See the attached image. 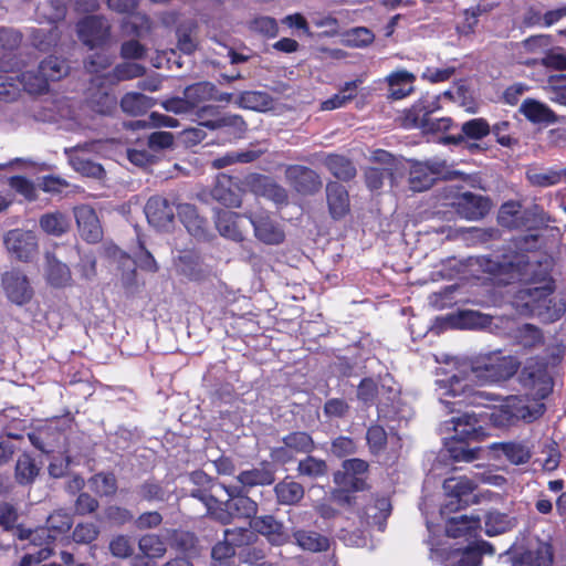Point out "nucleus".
I'll use <instances>...</instances> for the list:
<instances>
[{
	"mask_svg": "<svg viewBox=\"0 0 566 566\" xmlns=\"http://www.w3.org/2000/svg\"><path fill=\"white\" fill-rule=\"evenodd\" d=\"M515 337L517 343L524 348H534L543 344L544 340L542 331L532 324L521 326Z\"/></svg>",
	"mask_w": 566,
	"mask_h": 566,
	"instance_id": "nucleus-55",
	"label": "nucleus"
},
{
	"mask_svg": "<svg viewBox=\"0 0 566 566\" xmlns=\"http://www.w3.org/2000/svg\"><path fill=\"white\" fill-rule=\"evenodd\" d=\"M518 378L521 385L535 399H545L553 391L554 380L548 370V363L539 356L531 357L525 361Z\"/></svg>",
	"mask_w": 566,
	"mask_h": 566,
	"instance_id": "nucleus-6",
	"label": "nucleus"
},
{
	"mask_svg": "<svg viewBox=\"0 0 566 566\" xmlns=\"http://www.w3.org/2000/svg\"><path fill=\"white\" fill-rule=\"evenodd\" d=\"M475 264L494 285L506 286L530 274L533 262L525 253L502 254L496 258L481 255L475 258Z\"/></svg>",
	"mask_w": 566,
	"mask_h": 566,
	"instance_id": "nucleus-3",
	"label": "nucleus"
},
{
	"mask_svg": "<svg viewBox=\"0 0 566 566\" xmlns=\"http://www.w3.org/2000/svg\"><path fill=\"white\" fill-rule=\"evenodd\" d=\"M449 170L446 160L428 159L415 161L410 166L409 187L416 192L430 189L439 179H448Z\"/></svg>",
	"mask_w": 566,
	"mask_h": 566,
	"instance_id": "nucleus-9",
	"label": "nucleus"
},
{
	"mask_svg": "<svg viewBox=\"0 0 566 566\" xmlns=\"http://www.w3.org/2000/svg\"><path fill=\"white\" fill-rule=\"evenodd\" d=\"M499 223L507 229H520L525 226L522 206L516 201L504 202L499 211Z\"/></svg>",
	"mask_w": 566,
	"mask_h": 566,
	"instance_id": "nucleus-42",
	"label": "nucleus"
},
{
	"mask_svg": "<svg viewBox=\"0 0 566 566\" xmlns=\"http://www.w3.org/2000/svg\"><path fill=\"white\" fill-rule=\"evenodd\" d=\"M146 69L145 66L133 63V62H124L120 64H117L114 67V76L117 81H127L140 77L145 74Z\"/></svg>",
	"mask_w": 566,
	"mask_h": 566,
	"instance_id": "nucleus-64",
	"label": "nucleus"
},
{
	"mask_svg": "<svg viewBox=\"0 0 566 566\" xmlns=\"http://www.w3.org/2000/svg\"><path fill=\"white\" fill-rule=\"evenodd\" d=\"M444 566H479V554L464 548L443 549Z\"/></svg>",
	"mask_w": 566,
	"mask_h": 566,
	"instance_id": "nucleus-44",
	"label": "nucleus"
},
{
	"mask_svg": "<svg viewBox=\"0 0 566 566\" xmlns=\"http://www.w3.org/2000/svg\"><path fill=\"white\" fill-rule=\"evenodd\" d=\"M170 546L185 555L184 558H192L200 555V544L197 535L189 531L176 530L170 536Z\"/></svg>",
	"mask_w": 566,
	"mask_h": 566,
	"instance_id": "nucleus-32",
	"label": "nucleus"
},
{
	"mask_svg": "<svg viewBox=\"0 0 566 566\" xmlns=\"http://www.w3.org/2000/svg\"><path fill=\"white\" fill-rule=\"evenodd\" d=\"M237 551L226 539L218 541L211 548L213 566H235Z\"/></svg>",
	"mask_w": 566,
	"mask_h": 566,
	"instance_id": "nucleus-48",
	"label": "nucleus"
},
{
	"mask_svg": "<svg viewBox=\"0 0 566 566\" xmlns=\"http://www.w3.org/2000/svg\"><path fill=\"white\" fill-rule=\"evenodd\" d=\"M72 525V515L64 510H56L48 516L45 527L52 535H55L56 539L59 535L67 533Z\"/></svg>",
	"mask_w": 566,
	"mask_h": 566,
	"instance_id": "nucleus-49",
	"label": "nucleus"
},
{
	"mask_svg": "<svg viewBox=\"0 0 566 566\" xmlns=\"http://www.w3.org/2000/svg\"><path fill=\"white\" fill-rule=\"evenodd\" d=\"M491 323L489 315L482 314L478 311L464 310L460 311L457 315V326L460 328L475 329L483 328Z\"/></svg>",
	"mask_w": 566,
	"mask_h": 566,
	"instance_id": "nucleus-51",
	"label": "nucleus"
},
{
	"mask_svg": "<svg viewBox=\"0 0 566 566\" xmlns=\"http://www.w3.org/2000/svg\"><path fill=\"white\" fill-rule=\"evenodd\" d=\"M478 484L467 476H451L443 481V490L449 501L446 509L455 512L476 502Z\"/></svg>",
	"mask_w": 566,
	"mask_h": 566,
	"instance_id": "nucleus-11",
	"label": "nucleus"
},
{
	"mask_svg": "<svg viewBox=\"0 0 566 566\" xmlns=\"http://www.w3.org/2000/svg\"><path fill=\"white\" fill-rule=\"evenodd\" d=\"M520 365L516 357L505 355L501 349L480 353L470 359L472 374L483 382L507 380L517 373Z\"/></svg>",
	"mask_w": 566,
	"mask_h": 566,
	"instance_id": "nucleus-4",
	"label": "nucleus"
},
{
	"mask_svg": "<svg viewBox=\"0 0 566 566\" xmlns=\"http://www.w3.org/2000/svg\"><path fill=\"white\" fill-rule=\"evenodd\" d=\"M239 104L243 108L265 112L272 107L273 98L266 92L247 91L240 94Z\"/></svg>",
	"mask_w": 566,
	"mask_h": 566,
	"instance_id": "nucleus-45",
	"label": "nucleus"
},
{
	"mask_svg": "<svg viewBox=\"0 0 566 566\" xmlns=\"http://www.w3.org/2000/svg\"><path fill=\"white\" fill-rule=\"evenodd\" d=\"M520 282L525 284V287L518 290L515 295L520 305L532 315L548 314L555 282L547 266L544 268L541 262H533L530 274Z\"/></svg>",
	"mask_w": 566,
	"mask_h": 566,
	"instance_id": "nucleus-2",
	"label": "nucleus"
},
{
	"mask_svg": "<svg viewBox=\"0 0 566 566\" xmlns=\"http://www.w3.org/2000/svg\"><path fill=\"white\" fill-rule=\"evenodd\" d=\"M86 103L94 113L104 116L112 115L115 112L117 105L116 97L102 88H97L91 92Z\"/></svg>",
	"mask_w": 566,
	"mask_h": 566,
	"instance_id": "nucleus-40",
	"label": "nucleus"
},
{
	"mask_svg": "<svg viewBox=\"0 0 566 566\" xmlns=\"http://www.w3.org/2000/svg\"><path fill=\"white\" fill-rule=\"evenodd\" d=\"M3 244L12 256L22 262L31 261L39 249L35 233L24 229H12L6 232Z\"/></svg>",
	"mask_w": 566,
	"mask_h": 566,
	"instance_id": "nucleus-12",
	"label": "nucleus"
},
{
	"mask_svg": "<svg viewBox=\"0 0 566 566\" xmlns=\"http://www.w3.org/2000/svg\"><path fill=\"white\" fill-rule=\"evenodd\" d=\"M200 125L208 129H226L233 139L242 138L247 132V123L240 115L221 114L219 107L205 105L197 111Z\"/></svg>",
	"mask_w": 566,
	"mask_h": 566,
	"instance_id": "nucleus-8",
	"label": "nucleus"
},
{
	"mask_svg": "<svg viewBox=\"0 0 566 566\" xmlns=\"http://www.w3.org/2000/svg\"><path fill=\"white\" fill-rule=\"evenodd\" d=\"M453 436L446 439L444 447L454 462H472L479 459L481 448L472 446L483 441L488 436V424L492 422L491 413L463 412L452 418Z\"/></svg>",
	"mask_w": 566,
	"mask_h": 566,
	"instance_id": "nucleus-1",
	"label": "nucleus"
},
{
	"mask_svg": "<svg viewBox=\"0 0 566 566\" xmlns=\"http://www.w3.org/2000/svg\"><path fill=\"white\" fill-rule=\"evenodd\" d=\"M249 186L256 196L264 197L276 205H286L289 201L286 189L269 176L252 175Z\"/></svg>",
	"mask_w": 566,
	"mask_h": 566,
	"instance_id": "nucleus-23",
	"label": "nucleus"
},
{
	"mask_svg": "<svg viewBox=\"0 0 566 566\" xmlns=\"http://www.w3.org/2000/svg\"><path fill=\"white\" fill-rule=\"evenodd\" d=\"M243 189L241 180L227 174H219L216 177L211 189V197L224 207L237 208L242 201Z\"/></svg>",
	"mask_w": 566,
	"mask_h": 566,
	"instance_id": "nucleus-15",
	"label": "nucleus"
},
{
	"mask_svg": "<svg viewBox=\"0 0 566 566\" xmlns=\"http://www.w3.org/2000/svg\"><path fill=\"white\" fill-rule=\"evenodd\" d=\"M39 226L46 234L61 237L69 231L71 219L66 213L56 210L42 214Z\"/></svg>",
	"mask_w": 566,
	"mask_h": 566,
	"instance_id": "nucleus-35",
	"label": "nucleus"
},
{
	"mask_svg": "<svg viewBox=\"0 0 566 566\" xmlns=\"http://www.w3.org/2000/svg\"><path fill=\"white\" fill-rule=\"evenodd\" d=\"M366 441L370 453L379 454L385 451L388 437L385 428L378 423H373L367 428Z\"/></svg>",
	"mask_w": 566,
	"mask_h": 566,
	"instance_id": "nucleus-52",
	"label": "nucleus"
},
{
	"mask_svg": "<svg viewBox=\"0 0 566 566\" xmlns=\"http://www.w3.org/2000/svg\"><path fill=\"white\" fill-rule=\"evenodd\" d=\"M539 416L537 410H532L528 399L521 396H509L503 403L491 412L492 423L497 427L512 426L518 420L531 422Z\"/></svg>",
	"mask_w": 566,
	"mask_h": 566,
	"instance_id": "nucleus-10",
	"label": "nucleus"
},
{
	"mask_svg": "<svg viewBox=\"0 0 566 566\" xmlns=\"http://www.w3.org/2000/svg\"><path fill=\"white\" fill-rule=\"evenodd\" d=\"M19 521V511L15 504L11 502L0 503V528L3 532H11L14 530Z\"/></svg>",
	"mask_w": 566,
	"mask_h": 566,
	"instance_id": "nucleus-59",
	"label": "nucleus"
},
{
	"mask_svg": "<svg viewBox=\"0 0 566 566\" xmlns=\"http://www.w3.org/2000/svg\"><path fill=\"white\" fill-rule=\"evenodd\" d=\"M452 206L461 218L467 220H480L490 212L492 202L485 196L467 191L460 193Z\"/></svg>",
	"mask_w": 566,
	"mask_h": 566,
	"instance_id": "nucleus-16",
	"label": "nucleus"
},
{
	"mask_svg": "<svg viewBox=\"0 0 566 566\" xmlns=\"http://www.w3.org/2000/svg\"><path fill=\"white\" fill-rule=\"evenodd\" d=\"M99 535V528L92 522L78 523L73 530L72 538L77 544H91Z\"/></svg>",
	"mask_w": 566,
	"mask_h": 566,
	"instance_id": "nucleus-58",
	"label": "nucleus"
},
{
	"mask_svg": "<svg viewBox=\"0 0 566 566\" xmlns=\"http://www.w3.org/2000/svg\"><path fill=\"white\" fill-rule=\"evenodd\" d=\"M296 472L298 476L311 480L321 479L328 473V464L324 459L306 454L305 458L298 460Z\"/></svg>",
	"mask_w": 566,
	"mask_h": 566,
	"instance_id": "nucleus-39",
	"label": "nucleus"
},
{
	"mask_svg": "<svg viewBox=\"0 0 566 566\" xmlns=\"http://www.w3.org/2000/svg\"><path fill=\"white\" fill-rule=\"evenodd\" d=\"M177 214L187 231L198 240L209 238V222L198 213L196 206L181 203L177 206Z\"/></svg>",
	"mask_w": 566,
	"mask_h": 566,
	"instance_id": "nucleus-24",
	"label": "nucleus"
},
{
	"mask_svg": "<svg viewBox=\"0 0 566 566\" xmlns=\"http://www.w3.org/2000/svg\"><path fill=\"white\" fill-rule=\"evenodd\" d=\"M48 281L54 287L66 286L71 281L69 266L60 261L50 262L48 268Z\"/></svg>",
	"mask_w": 566,
	"mask_h": 566,
	"instance_id": "nucleus-57",
	"label": "nucleus"
},
{
	"mask_svg": "<svg viewBox=\"0 0 566 566\" xmlns=\"http://www.w3.org/2000/svg\"><path fill=\"white\" fill-rule=\"evenodd\" d=\"M148 223L157 229H168L174 224L175 206L167 198L151 196L144 208Z\"/></svg>",
	"mask_w": 566,
	"mask_h": 566,
	"instance_id": "nucleus-19",
	"label": "nucleus"
},
{
	"mask_svg": "<svg viewBox=\"0 0 566 566\" xmlns=\"http://www.w3.org/2000/svg\"><path fill=\"white\" fill-rule=\"evenodd\" d=\"M240 218L241 216L237 212L220 210L216 216V228L222 237L241 242L244 235L239 226Z\"/></svg>",
	"mask_w": 566,
	"mask_h": 566,
	"instance_id": "nucleus-31",
	"label": "nucleus"
},
{
	"mask_svg": "<svg viewBox=\"0 0 566 566\" xmlns=\"http://www.w3.org/2000/svg\"><path fill=\"white\" fill-rule=\"evenodd\" d=\"M509 523L506 514L490 512L485 516V533L489 536L502 534L507 530Z\"/></svg>",
	"mask_w": 566,
	"mask_h": 566,
	"instance_id": "nucleus-61",
	"label": "nucleus"
},
{
	"mask_svg": "<svg viewBox=\"0 0 566 566\" xmlns=\"http://www.w3.org/2000/svg\"><path fill=\"white\" fill-rule=\"evenodd\" d=\"M250 526L266 541L275 546H282L290 541V535L283 524L273 515H261L250 522Z\"/></svg>",
	"mask_w": 566,
	"mask_h": 566,
	"instance_id": "nucleus-20",
	"label": "nucleus"
},
{
	"mask_svg": "<svg viewBox=\"0 0 566 566\" xmlns=\"http://www.w3.org/2000/svg\"><path fill=\"white\" fill-rule=\"evenodd\" d=\"M331 452L338 459L355 454L357 444L355 440L347 436H338L331 442Z\"/></svg>",
	"mask_w": 566,
	"mask_h": 566,
	"instance_id": "nucleus-60",
	"label": "nucleus"
},
{
	"mask_svg": "<svg viewBox=\"0 0 566 566\" xmlns=\"http://www.w3.org/2000/svg\"><path fill=\"white\" fill-rule=\"evenodd\" d=\"M431 113L432 109H429L424 102L419 101L403 111L399 117L400 126L405 129L419 128L424 133Z\"/></svg>",
	"mask_w": 566,
	"mask_h": 566,
	"instance_id": "nucleus-30",
	"label": "nucleus"
},
{
	"mask_svg": "<svg viewBox=\"0 0 566 566\" xmlns=\"http://www.w3.org/2000/svg\"><path fill=\"white\" fill-rule=\"evenodd\" d=\"M342 471L334 473V482L338 486H350L352 490H368L367 474L369 463L359 458L346 459L342 463Z\"/></svg>",
	"mask_w": 566,
	"mask_h": 566,
	"instance_id": "nucleus-13",
	"label": "nucleus"
},
{
	"mask_svg": "<svg viewBox=\"0 0 566 566\" xmlns=\"http://www.w3.org/2000/svg\"><path fill=\"white\" fill-rule=\"evenodd\" d=\"M481 530L480 516L452 517L447 522L446 533L449 537L467 539L475 538Z\"/></svg>",
	"mask_w": 566,
	"mask_h": 566,
	"instance_id": "nucleus-27",
	"label": "nucleus"
},
{
	"mask_svg": "<svg viewBox=\"0 0 566 566\" xmlns=\"http://www.w3.org/2000/svg\"><path fill=\"white\" fill-rule=\"evenodd\" d=\"M74 217L80 235L88 243H97L103 238V230L95 210L86 205L74 208Z\"/></svg>",
	"mask_w": 566,
	"mask_h": 566,
	"instance_id": "nucleus-21",
	"label": "nucleus"
},
{
	"mask_svg": "<svg viewBox=\"0 0 566 566\" xmlns=\"http://www.w3.org/2000/svg\"><path fill=\"white\" fill-rule=\"evenodd\" d=\"M2 286L7 297L17 305L29 303L33 296V290L25 274L19 270H12L2 274Z\"/></svg>",
	"mask_w": 566,
	"mask_h": 566,
	"instance_id": "nucleus-18",
	"label": "nucleus"
},
{
	"mask_svg": "<svg viewBox=\"0 0 566 566\" xmlns=\"http://www.w3.org/2000/svg\"><path fill=\"white\" fill-rule=\"evenodd\" d=\"M521 112L532 123L553 124L556 122L555 113L535 99H525L521 106Z\"/></svg>",
	"mask_w": 566,
	"mask_h": 566,
	"instance_id": "nucleus-41",
	"label": "nucleus"
},
{
	"mask_svg": "<svg viewBox=\"0 0 566 566\" xmlns=\"http://www.w3.org/2000/svg\"><path fill=\"white\" fill-rule=\"evenodd\" d=\"M511 123L509 120H501L491 127V133L494 135L495 140L503 147L512 148L518 144V139L510 134Z\"/></svg>",
	"mask_w": 566,
	"mask_h": 566,
	"instance_id": "nucleus-63",
	"label": "nucleus"
},
{
	"mask_svg": "<svg viewBox=\"0 0 566 566\" xmlns=\"http://www.w3.org/2000/svg\"><path fill=\"white\" fill-rule=\"evenodd\" d=\"M324 165L335 178L343 181L354 179L357 172L353 161L344 155L329 154Z\"/></svg>",
	"mask_w": 566,
	"mask_h": 566,
	"instance_id": "nucleus-36",
	"label": "nucleus"
},
{
	"mask_svg": "<svg viewBox=\"0 0 566 566\" xmlns=\"http://www.w3.org/2000/svg\"><path fill=\"white\" fill-rule=\"evenodd\" d=\"M153 106V98L139 92L126 93L120 99L123 112L132 116L144 115Z\"/></svg>",
	"mask_w": 566,
	"mask_h": 566,
	"instance_id": "nucleus-38",
	"label": "nucleus"
},
{
	"mask_svg": "<svg viewBox=\"0 0 566 566\" xmlns=\"http://www.w3.org/2000/svg\"><path fill=\"white\" fill-rule=\"evenodd\" d=\"M21 83L24 91L30 94L40 95L49 91V82L39 70L36 72L28 71L21 74Z\"/></svg>",
	"mask_w": 566,
	"mask_h": 566,
	"instance_id": "nucleus-54",
	"label": "nucleus"
},
{
	"mask_svg": "<svg viewBox=\"0 0 566 566\" xmlns=\"http://www.w3.org/2000/svg\"><path fill=\"white\" fill-rule=\"evenodd\" d=\"M139 549L149 558H160L166 554V544L156 534H146L139 538Z\"/></svg>",
	"mask_w": 566,
	"mask_h": 566,
	"instance_id": "nucleus-53",
	"label": "nucleus"
},
{
	"mask_svg": "<svg viewBox=\"0 0 566 566\" xmlns=\"http://www.w3.org/2000/svg\"><path fill=\"white\" fill-rule=\"evenodd\" d=\"M293 537L297 546L304 551L322 553L328 551L329 548L328 537L315 531L297 530L293 533Z\"/></svg>",
	"mask_w": 566,
	"mask_h": 566,
	"instance_id": "nucleus-37",
	"label": "nucleus"
},
{
	"mask_svg": "<svg viewBox=\"0 0 566 566\" xmlns=\"http://www.w3.org/2000/svg\"><path fill=\"white\" fill-rule=\"evenodd\" d=\"M375 40V34L365 27L354 28L346 34V42L354 48H366Z\"/></svg>",
	"mask_w": 566,
	"mask_h": 566,
	"instance_id": "nucleus-62",
	"label": "nucleus"
},
{
	"mask_svg": "<svg viewBox=\"0 0 566 566\" xmlns=\"http://www.w3.org/2000/svg\"><path fill=\"white\" fill-rule=\"evenodd\" d=\"M237 480L240 482L242 490L258 485H271L275 481V473L269 463L264 462L262 468L240 472Z\"/></svg>",
	"mask_w": 566,
	"mask_h": 566,
	"instance_id": "nucleus-33",
	"label": "nucleus"
},
{
	"mask_svg": "<svg viewBox=\"0 0 566 566\" xmlns=\"http://www.w3.org/2000/svg\"><path fill=\"white\" fill-rule=\"evenodd\" d=\"M66 62L57 56L50 55L39 64V72L46 77L48 82H55L67 74Z\"/></svg>",
	"mask_w": 566,
	"mask_h": 566,
	"instance_id": "nucleus-46",
	"label": "nucleus"
},
{
	"mask_svg": "<svg viewBox=\"0 0 566 566\" xmlns=\"http://www.w3.org/2000/svg\"><path fill=\"white\" fill-rule=\"evenodd\" d=\"M80 40L90 49L99 48L108 41L109 27L98 15H87L77 23Z\"/></svg>",
	"mask_w": 566,
	"mask_h": 566,
	"instance_id": "nucleus-17",
	"label": "nucleus"
},
{
	"mask_svg": "<svg viewBox=\"0 0 566 566\" xmlns=\"http://www.w3.org/2000/svg\"><path fill=\"white\" fill-rule=\"evenodd\" d=\"M41 471L35 459L28 452L21 453L14 465V480L21 486L32 485Z\"/></svg>",
	"mask_w": 566,
	"mask_h": 566,
	"instance_id": "nucleus-28",
	"label": "nucleus"
},
{
	"mask_svg": "<svg viewBox=\"0 0 566 566\" xmlns=\"http://www.w3.org/2000/svg\"><path fill=\"white\" fill-rule=\"evenodd\" d=\"M229 499L223 503L219 501L216 511H212V518L223 525L230 524L234 518L256 517L258 503L243 493L242 488L232 486L227 489Z\"/></svg>",
	"mask_w": 566,
	"mask_h": 566,
	"instance_id": "nucleus-5",
	"label": "nucleus"
},
{
	"mask_svg": "<svg viewBox=\"0 0 566 566\" xmlns=\"http://www.w3.org/2000/svg\"><path fill=\"white\" fill-rule=\"evenodd\" d=\"M494 448L501 450L502 454L513 464H524L531 459L530 449L522 442H501L494 444Z\"/></svg>",
	"mask_w": 566,
	"mask_h": 566,
	"instance_id": "nucleus-47",
	"label": "nucleus"
},
{
	"mask_svg": "<svg viewBox=\"0 0 566 566\" xmlns=\"http://www.w3.org/2000/svg\"><path fill=\"white\" fill-rule=\"evenodd\" d=\"M137 493L142 500L147 502H163L167 500V491L161 482L150 478L145 480L137 489Z\"/></svg>",
	"mask_w": 566,
	"mask_h": 566,
	"instance_id": "nucleus-50",
	"label": "nucleus"
},
{
	"mask_svg": "<svg viewBox=\"0 0 566 566\" xmlns=\"http://www.w3.org/2000/svg\"><path fill=\"white\" fill-rule=\"evenodd\" d=\"M290 186L303 196H312L318 192L323 186L319 175L310 167L291 165L285 170Z\"/></svg>",
	"mask_w": 566,
	"mask_h": 566,
	"instance_id": "nucleus-14",
	"label": "nucleus"
},
{
	"mask_svg": "<svg viewBox=\"0 0 566 566\" xmlns=\"http://www.w3.org/2000/svg\"><path fill=\"white\" fill-rule=\"evenodd\" d=\"M255 237L265 244L276 245L284 241L283 229L269 216L259 213L250 217Z\"/></svg>",
	"mask_w": 566,
	"mask_h": 566,
	"instance_id": "nucleus-25",
	"label": "nucleus"
},
{
	"mask_svg": "<svg viewBox=\"0 0 566 566\" xmlns=\"http://www.w3.org/2000/svg\"><path fill=\"white\" fill-rule=\"evenodd\" d=\"M461 132V135L447 136L444 140L455 145L462 143L464 138L480 140L491 133V126L485 118L476 117L464 122Z\"/></svg>",
	"mask_w": 566,
	"mask_h": 566,
	"instance_id": "nucleus-29",
	"label": "nucleus"
},
{
	"mask_svg": "<svg viewBox=\"0 0 566 566\" xmlns=\"http://www.w3.org/2000/svg\"><path fill=\"white\" fill-rule=\"evenodd\" d=\"M282 444L270 449V458L274 464L286 465L294 461L298 454H310L316 450L312 434L303 430H294L284 434Z\"/></svg>",
	"mask_w": 566,
	"mask_h": 566,
	"instance_id": "nucleus-7",
	"label": "nucleus"
},
{
	"mask_svg": "<svg viewBox=\"0 0 566 566\" xmlns=\"http://www.w3.org/2000/svg\"><path fill=\"white\" fill-rule=\"evenodd\" d=\"M276 503L285 506L297 505L305 495L303 484L296 482L291 476H285L274 485Z\"/></svg>",
	"mask_w": 566,
	"mask_h": 566,
	"instance_id": "nucleus-26",
	"label": "nucleus"
},
{
	"mask_svg": "<svg viewBox=\"0 0 566 566\" xmlns=\"http://www.w3.org/2000/svg\"><path fill=\"white\" fill-rule=\"evenodd\" d=\"M415 78V75L407 71L391 73L387 78L389 85L388 98L399 101L408 96L413 91L411 84Z\"/></svg>",
	"mask_w": 566,
	"mask_h": 566,
	"instance_id": "nucleus-34",
	"label": "nucleus"
},
{
	"mask_svg": "<svg viewBox=\"0 0 566 566\" xmlns=\"http://www.w3.org/2000/svg\"><path fill=\"white\" fill-rule=\"evenodd\" d=\"M214 91V84L210 82H198L187 86L184 91V95L187 96L192 111L195 108L199 111L201 103L212 99Z\"/></svg>",
	"mask_w": 566,
	"mask_h": 566,
	"instance_id": "nucleus-43",
	"label": "nucleus"
},
{
	"mask_svg": "<svg viewBox=\"0 0 566 566\" xmlns=\"http://www.w3.org/2000/svg\"><path fill=\"white\" fill-rule=\"evenodd\" d=\"M325 191L331 218L336 221L344 219L350 211L349 193L345 186L338 181H328Z\"/></svg>",
	"mask_w": 566,
	"mask_h": 566,
	"instance_id": "nucleus-22",
	"label": "nucleus"
},
{
	"mask_svg": "<svg viewBox=\"0 0 566 566\" xmlns=\"http://www.w3.org/2000/svg\"><path fill=\"white\" fill-rule=\"evenodd\" d=\"M95 491L103 496H114L117 492V479L113 472H99L90 479Z\"/></svg>",
	"mask_w": 566,
	"mask_h": 566,
	"instance_id": "nucleus-56",
	"label": "nucleus"
}]
</instances>
